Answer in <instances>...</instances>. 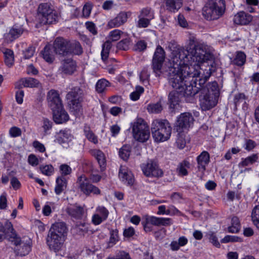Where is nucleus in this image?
<instances>
[{"instance_id":"obj_1","label":"nucleus","mask_w":259,"mask_h":259,"mask_svg":"<svg viewBox=\"0 0 259 259\" xmlns=\"http://www.w3.org/2000/svg\"><path fill=\"white\" fill-rule=\"evenodd\" d=\"M212 55L207 51V46L199 44L193 46L191 43L186 49L180 46L172 52L171 66L169 67L168 82L176 90H181L186 83L187 71L184 67L194 66L202 70L200 64L211 60Z\"/></svg>"},{"instance_id":"obj_2","label":"nucleus","mask_w":259,"mask_h":259,"mask_svg":"<svg viewBox=\"0 0 259 259\" xmlns=\"http://www.w3.org/2000/svg\"><path fill=\"white\" fill-rule=\"evenodd\" d=\"M207 67L208 69H205L206 74L203 77H199L201 72L198 69L192 66L184 67L183 70L187 71V75L185 76L186 83L181 90L186 102H192L194 96L197 93L200 94V90L204 87L212 72L210 67L208 66Z\"/></svg>"},{"instance_id":"obj_3","label":"nucleus","mask_w":259,"mask_h":259,"mask_svg":"<svg viewBox=\"0 0 259 259\" xmlns=\"http://www.w3.org/2000/svg\"><path fill=\"white\" fill-rule=\"evenodd\" d=\"M67 234V228L64 222H57L52 225L49 231L47 244L55 252L61 250Z\"/></svg>"},{"instance_id":"obj_4","label":"nucleus","mask_w":259,"mask_h":259,"mask_svg":"<svg viewBox=\"0 0 259 259\" xmlns=\"http://www.w3.org/2000/svg\"><path fill=\"white\" fill-rule=\"evenodd\" d=\"M220 96V88L216 81L206 83L200 90L199 101L203 111L209 110L215 107Z\"/></svg>"},{"instance_id":"obj_5","label":"nucleus","mask_w":259,"mask_h":259,"mask_svg":"<svg viewBox=\"0 0 259 259\" xmlns=\"http://www.w3.org/2000/svg\"><path fill=\"white\" fill-rule=\"evenodd\" d=\"M7 235L8 240L15 245V251L18 255L24 256L28 254L31 249L32 241L29 238L22 239L17 234L11 222L7 224Z\"/></svg>"},{"instance_id":"obj_6","label":"nucleus","mask_w":259,"mask_h":259,"mask_svg":"<svg viewBox=\"0 0 259 259\" xmlns=\"http://www.w3.org/2000/svg\"><path fill=\"white\" fill-rule=\"evenodd\" d=\"M151 132L156 142H164L169 139L171 127L166 119L154 120L151 124Z\"/></svg>"},{"instance_id":"obj_7","label":"nucleus","mask_w":259,"mask_h":259,"mask_svg":"<svg viewBox=\"0 0 259 259\" xmlns=\"http://www.w3.org/2000/svg\"><path fill=\"white\" fill-rule=\"evenodd\" d=\"M225 0H208L202 9V15L207 20L219 19L224 13Z\"/></svg>"},{"instance_id":"obj_8","label":"nucleus","mask_w":259,"mask_h":259,"mask_svg":"<svg viewBox=\"0 0 259 259\" xmlns=\"http://www.w3.org/2000/svg\"><path fill=\"white\" fill-rule=\"evenodd\" d=\"M37 11L39 22L41 25L53 24L58 21L59 15L50 3L40 4Z\"/></svg>"},{"instance_id":"obj_9","label":"nucleus","mask_w":259,"mask_h":259,"mask_svg":"<svg viewBox=\"0 0 259 259\" xmlns=\"http://www.w3.org/2000/svg\"><path fill=\"white\" fill-rule=\"evenodd\" d=\"M85 86L81 88L75 87L70 91L66 96L67 99L70 100V109L75 112L79 111L81 105L80 98L85 91Z\"/></svg>"},{"instance_id":"obj_10","label":"nucleus","mask_w":259,"mask_h":259,"mask_svg":"<svg viewBox=\"0 0 259 259\" xmlns=\"http://www.w3.org/2000/svg\"><path fill=\"white\" fill-rule=\"evenodd\" d=\"M132 133L135 140L144 143L146 141V122L142 118H137L131 123Z\"/></svg>"},{"instance_id":"obj_11","label":"nucleus","mask_w":259,"mask_h":259,"mask_svg":"<svg viewBox=\"0 0 259 259\" xmlns=\"http://www.w3.org/2000/svg\"><path fill=\"white\" fill-rule=\"evenodd\" d=\"M194 120V117L191 113H181L177 118L175 129L178 133H184L193 125Z\"/></svg>"},{"instance_id":"obj_12","label":"nucleus","mask_w":259,"mask_h":259,"mask_svg":"<svg viewBox=\"0 0 259 259\" xmlns=\"http://www.w3.org/2000/svg\"><path fill=\"white\" fill-rule=\"evenodd\" d=\"M77 183L80 191L87 195H90L91 193L94 194H100V189L92 184L89 180L84 175H81L78 178Z\"/></svg>"},{"instance_id":"obj_13","label":"nucleus","mask_w":259,"mask_h":259,"mask_svg":"<svg viewBox=\"0 0 259 259\" xmlns=\"http://www.w3.org/2000/svg\"><path fill=\"white\" fill-rule=\"evenodd\" d=\"M131 15V11H120L114 18L108 21L107 26L109 28L119 27L127 21Z\"/></svg>"},{"instance_id":"obj_14","label":"nucleus","mask_w":259,"mask_h":259,"mask_svg":"<svg viewBox=\"0 0 259 259\" xmlns=\"http://www.w3.org/2000/svg\"><path fill=\"white\" fill-rule=\"evenodd\" d=\"M60 64L59 70L64 74L72 75L77 70V63L72 58L62 59Z\"/></svg>"},{"instance_id":"obj_15","label":"nucleus","mask_w":259,"mask_h":259,"mask_svg":"<svg viewBox=\"0 0 259 259\" xmlns=\"http://www.w3.org/2000/svg\"><path fill=\"white\" fill-rule=\"evenodd\" d=\"M163 175V170L159 167L156 159H148L147 162V177L158 178Z\"/></svg>"},{"instance_id":"obj_16","label":"nucleus","mask_w":259,"mask_h":259,"mask_svg":"<svg viewBox=\"0 0 259 259\" xmlns=\"http://www.w3.org/2000/svg\"><path fill=\"white\" fill-rule=\"evenodd\" d=\"M69 41L63 37H57L53 43V48L56 54L61 56L68 55Z\"/></svg>"},{"instance_id":"obj_17","label":"nucleus","mask_w":259,"mask_h":259,"mask_svg":"<svg viewBox=\"0 0 259 259\" xmlns=\"http://www.w3.org/2000/svg\"><path fill=\"white\" fill-rule=\"evenodd\" d=\"M165 59V52L161 47L158 46L153 58V68L155 72H159Z\"/></svg>"},{"instance_id":"obj_18","label":"nucleus","mask_w":259,"mask_h":259,"mask_svg":"<svg viewBox=\"0 0 259 259\" xmlns=\"http://www.w3.org/2000/svg\"><path fill=\"white\" fill-rule=\"evenodd\" d=\"M108 210L104 206H98L95 214L92 216V222L95 225H99L106 221L108 217Z\"/></svg>"},{"instance_id":"obj_19","label":"nucleus","mask_w":259,"mask_h":259,"mask_svg":"<svg viewBox=\"0 0 259 259\" xmlns=\"http://www.w3.org/2000/svg\"><path fill=\"white\" fill-rule=\"evenodd\" d=\"M48 105L52 110L60 109L63 104L58 92L55 90H50L47 95Z\"/></svg>"},{"instance_id":"obj_20","label":"nucleus","mask_w":259,"mask_h":259,"mask_svg":"<svg viewBox=\"0 0 259 259\" xmlns=\"http://www.w3.org/2000/svg\"><path fill=\"white\" fill-rule=\"evenodd\" d=\"M72 136L70 131L67 129L60 130L55 136V142L62 145L63 146L67 145L72 140Z\"/></svg>"},{"instance_id":"obj_21","label":"nucleus","mask_w":259,"mask_h":259,"mask_svg":"<svg viewBox=\"0 0 259 259\" xmlns=\"http://www.w3.org/2000/svg\"><path fill=\"white\" fill-rule=\"evenodd\" d=\"M120 180L128 185H132L134 182L133 175L125 166H121L119 171Z\"/></svg>"},{"instance_id":"obj_22","label":"nucleus","mask_w":259,"mask_h":259,"mask_svg":"<svg viewBox=\"0 0 259 259\" xmlns=\"http://www.w3.org/2000/svg\"><path fill=\"white\" fill-rule=\"evenodd\" d=\"M83 211V207L77 204H70L66 209V212L67 214L75 219H81Z\"/></svg>"},{"instance_id":"obj_23","label":"nucleus","mask_w":259,"mask_h":259,"mask_svg":"<svg viewBox=\"0 0 259 259\" xmlns=\"http://www.w3.org/2000/svg\"><path fill=\"white\" fill-rule=\"evenodd\" d=\"M53 112V119L55 122L61 124L69 120V115L63 107L60 109H56L52 110Z\"/></svg>"},{"instance_id":"obj_24","label":"nucleus","mask_w":259,"mask_h":259,"mask_svg":"<svg viewBox=\"0 0 259 259\" xmlns=\"http://www.w3.org/2000/svg\"><path fill=\"white\" fill-rule=\"evenodd\" d=\"M252 19V16L244 12L237 13L234 17V22L238 25H245L248 24Z\"/></svg>"},{"instance_id":"obj_25","label":"nucleus","mask_w":259,"mask_h":259,"mask_svg":"<svg viewBox=\"0 0 259 259\" xmlns=\"http://www.w3.org/2000/svg\"><path fill=\"white\" fill-rule=\"evenodd\" d=\"M39 81L33 78L28 77L21 78L16 82L15 87L18 89H21L23 87L35 88L38 86Z\"/></svg>"},{"instance_id":"obj_26","label":"nucleus","mask_w":259,"mask_h":259,"mask_svg":"<svg viewBox=\"0 0 259 259\" xmlns=\"http://www.w3.org/2000/svg\"><path fill=\"white\" fill-rule=\"evenodd\" d=\"M209 154L206 151H202L201 154L197 157V162L198 164V169L200 171H204L206 169V166L209 162Z\"/></svg>"},{"instance_id":"obj_27","label":"nucleus","mask_w":259,"mask_h":259,"mask_svg":"<svg viewBox=\"0 0 259 259\" xmlns=\"http://www.w3.org/2000/svg\"><path fill=\"white\" fill-rule=\"evenodd\" d=\"M183 97L181 90H176L170 92L168 95V101L170 107L175 108L176 106L179 104L180 99Z\"/></svg>"},{"instance_id":"obj_28","label":"nucleus","mask_w":259,"mask_h":259,"mask_svg":"<svg viewBox=\"0 0 259 259\" xmlns=\"http://www.w3.org/2000/svg\"><path fill=\"white\" fill-rule=\"evenodd\" d=\"M166 9L170 12L175 13L182 7V0H164Z\"/></svg>"},{"instance_id":"obj_29","label":"nucleus","mask_w":259,"mask_h":259,"mask_svg":"<svg viewBox=\"0 0 259 259\" xmlns=\"http://www.w3.org/2000/svg\"><path fill=\"white\" fill-rule=\"evenodd\" d=\"M43 59L49 63H52L55 59V55L50 45H46L41 52Z\"/></svg>"},{"instance_id":"obj_30","label":"nucleus","mask_w":259,"mask_h":259,"mask_svg":"<svg viewBox=\"0 0 259 259\" xmlns=\"http://www.w3.org/2000/svg\"><path fill=\"white\" fill-rule=\"evenodd\" d=\"M67 179L66 178L58 176L56 179L55 192L57 195H60L67 187Z\"/></svg>"},{"instance_id":"obj_31","label":"nucleus","mask_w":259,"mask_h":259,"mask_svg":"<svg viewBox=\"0 0 259 259\" xmlns=\"http://www.w3.org/2000/svg\"><path fill=\"white\" fill-rule=\"evenodd\" d=\"M83 130L85 137L90 142L95 144L98 143V137L91 130L90 125L85 124Z\"/></svg>"},{"instance_id":"obj_32","label":"nucleus","mask_w":259,"mask_h":259,"mask_svg":"<svg viewBox=\"0 0 259 259\" xmlns=\"http://www.w3.org/2000/svg\"><path fill=\"white\" fill-rule=\"evenodd\" d=\"M83 52L82 48L78 41H69L68 54L75 55H81Z\"/></svg>"},{"instance_id":"obj_33","label":"nucleus","mask_w":259,"mask_h":259,"mask_svg":"<svg viewBox=\"0 0 259 259\" xmlns=\"http://www.w3.org/2000/svg\"><path fill=\"white\" fill-rule=\"evenodd\" d=\"M93 154L98 162L102 170L104 169L106 165V160L105 154L100 150H94Z\"/></svg>"},{"instance_id":"obj_34","label":"nucleus","mask_w":259,"mask_h":259,"mask_svg":"<svg viewBox=\"0 0 259 259\" xmlns=\"http://www.w3.org/2000/svg\"><path fill=\"white\" fill-rule=\"evenodd\" d=\"M41 173L46 176L50 177L55 173L54 166L50 164H41L39 167Z\"/></svg>"},{"instance_id":"obj_35","label":"nucleus","mask_w":259,"mask_h":259,"mask_svg":"<svg viewBox=\"0 0 259 259\" xmlns=\"http://www.w3.org/2000/svg\"><path fill=\"white\" fill-rule=\"evenodd\" d=\"M23 32L24 29L22 26L15 25L10 29L9 34L13 40L18 38Z\"/></svg>"},{"instance_id":"obj_36","label":"nucleus","mask_w":259,"mask_h":259,"mask_svg":"<svg viewBox=\"0 0 259 259\" xmlns=\"http://www.w3.org/2000/svg\"><path fill=\"white\" fill-rule=\"evenodd\" d=\"M240 229V224L237 217H233L231 221V226L228 228V232L232 233H238Z\"/></svg>"},{"instance_id":"obj_37","label":"nucleus","mask_w":259,"mask_h":259,"mask_svg":"<svg viewBox=\"0 0 259 259\" xmlns=\"http://www.w3.org/2000/svg\"><path fill=\"white\" fill-rule=\"evenodd\" d=\"M131 152V147L129 145H123L119 151V155L121 158L126 161L128 159Z\"/></svg>"},{"instance_id":"obj_38","label":"nucleus","mask_w":259,"mask_h":259,"mask_svg":"<svg viewBox=\"0 0 259 259\" xmlns=\"http://www.w3.org/2000/svg\"><path fill=\"white\" fill-rule=\"evenodd\" d=\"M245 54L242 52H238L232 62L233 64L241 66L245 63Z\"/></svg>"},{"instance_id":"obj_39","label":"nucleus","mask_w":259,"mask_h":259,"mask_svg":"<svg viewBox=\"0 0 259 259\" xmlns=\"http://www.w3.org/2000/svg\"><path fill=\"white\" fill-rule=\"evenodd\" d=\"M190 163L188 161L184 160L180 163L177 167V171L179 175L186 176L188 175L187 168H189Z\"/></svg>"},{"instance_id":"obj_40","label":"nucleus","mask_w":259,"mask_h":259,"mask_svg":"<svg viewBox=\"0 0 259 259\" xmlns=\"http://www.w3.org/2000/svg\"><path fill=\"white\" fill-rule=\"evenodd\" d=\"M110 85L109 82L105 79L99 80L96 85V91L99 93H102Z\"/></svg>"},{"instance_id":"obj_41","label":"nucleus","mask_w":259,"mask_h":259,"mask_svg":"<svg viewBox=\"0 0 259 259\" xmlns=\"http://www.w3.org/2000/svg\"><path fill=\"white\" fill-rule=\"evenodd\" d=\"M111 48V44L110 41H106L102 46V50L101 52L102 59L105 62L108 58L109 51Z\"/></svg>"},{"instance_id":"obj_42","label":"nucleus","mask_w":259,"mask_h":259,"mask_svg":"<svg viewBox=\"0 0 259 259\" xmlns=\"http://www.w3.org/2000/svg\"><path fill=\"white\" fill-rule=\"evenodd\" d=\"M258 159V156L256 154H253L251 155L242 159L240 164L242 166H246L250 164H252Z\"/></svg>"},{"instance_id":"obj_43","label":"nucleus","mask_w":259,"mask_h":259,"mask_svg":"<svg viewBox=\"0 0 259 259\" xmlns=\"http://www.w3.org/2000/svg\"><path fill=\"white\" fill-rule=\"evenodd\" d=\"M4 56L5 61L7 65L12 66L14 63L13 52L10 49H7L4 52Z\"/></svg>"},{"instance_id":"obj_44","label":"nucleus","mask_w":259,"mask_h":259,"mask_svg":"<svg viewBox=\"0 0 259 259\" xmlns=\"http://www.w3.org/2000/svg\"><path fill=\"white\" fill-rule=\"evenodd\" d=\"M119 240L118 232L116 230H113L110 233V237L107 243L108 247H112Z\"/></svg>"},{"instance_id":"obj_45","label":"nucleus","mask_w":259,"mask_h":259,"mask_svg":"<svg viewBox=\"0 0 259 259\" xmlns=\"http://www.w3.org/2000/svg\"><path fill=\"white\" fill-rule=\"evenodd\" d=\"M59 171L61 174L59 177L66 178V177L71 174L72 168L66 164H62L59 166Z\"/></svg>"},{"instance_id":"obj_46","label":"nucleus","mask_w":259,"mask_h":259,"mask_svg":"<svg viewBox=\"0 0 259 259\" xmlns=\"http://www.w3.org/2000/svg\"><path fill=\"white\" fill-rule=\"evenodd\" d=\"M251 218L254 225L259 229V205L255 206L253 209Z\"/></svg>"},{"instance_id":"obj_47","label":"nucleus","mask_w":259,"mask_h":259,"mask_svg":"<svg viewBox=\"0 0 259 259\" xmlns=\"http://www.w3.org/2000/svg\"><path fill=\"white\" fill-rule=\"evenodd\" d=\"M144 92V88L140 86L136 87L135 91L131 93L130 95V99L134 101L138 100L141 95L143 94Z\"/></svg>"},{"instance_id":"obj_48","label":"nucleus","mask_w":259,"mask_h":259,"mask_svg":"<svg viewBox=\"0 0 259 259\" xmlns=\"http://www.w3.org/2000/svg\"><path fill=\"white\" fill-rule=\"evenodd\" d=\"M148 112L151 113H159L162 110V107L160 103L149 104L147 107Z\"/></svg>"},{"instance_id":"obj_49","label":"nucleus","mask_w":259,"mask_h":259,"mask_svg":"<svg viewBox=\"0 0 259 259\" xmlns=\"http://www.w3.org/2000/svg\"><path fill=\"white\" fill-rule=\"evenodd\" d=\"M242 239L239 237L233 235H227L221 240V242L223 243L236 242H242Z\"/></svg>"},{"instance_id":"obj_50","label":"nucleus","mask_w":259,"mask_h":259,"mask_svg":"<svg viewBox=\"0 0 259 259\" xmlns=\"http://www.w3.org/2000/svg\"><path fill=\"white\" fill-rule=\"evenodd\" d=\"M107 259H132L129 253L123 251H119L114 256L109 257Z\"/></svg>"},{"instance_id":"obj_51","label":"nucleus","mask_w":259,"mask_h":259,"mask_svg":"<svg viewBox=\"0 0 259 259\" xmlns=\"http://www.w3.org/2000/svg\"><path fill=\"white\" fill-rule=\"evenodd\" d=\"M123 33V31L120 30L114 29L110 32V38L112 41H117L120 38L121 36Z\"/></svg>"},{"instance_id":"obj_52","label":"nucleus","mask_w":259,"mask_h":259,"mask_svg":"<svg viewBox=\"0 0 259 259\" xmlns=\"http://www.w3.org/2000/svg\"><path fill=\"white\" fill-rule=\"evenodd\" d=\"M131 41L129 38H125L118 42L117 47L119 50L126 51L128 49Z\"/></svg>"},{"instance_id":"obj_53","label":"nucleus","mask_w":259,"mask_h":259,"mask_svg":"<svg viewBox=\"0 0 259 259\" xmlns=\"http://www.w3.org/2000/svg\"><path fill=\"white\" fill-rule=\"evenodd\" d=\"M185 135L183 133H178V137L176 141L178 147L180 149H183L186 145Z\"/></svg>"},{"instance_id":"obj_54","label":"nucleus","mask_w":259,"mask_h":259,"mask_svg":"<svg viewBox=\"0 0 259 259\" xmlns=\"http://www.w3.org/2000/svg\"><path fill=\"white\" fill-rule=\"evenodd\" d=\"M85 26L88 30L93 35H96L97 34V28L94 23L92 21H87L85 23Z\"/></svg>"},{"instance_id":"obj_55","label":"nucleus","mask_w":259,"mask_h":259,"mask_svg":"<svg viewBox=\"0 0 259 259\" xmlns=\"http://www.w3.org/2000/svg\"><path fill=\"white\" fill-rule=\"evenodd\" d=\"M246 97L243 93H239L235 95L234 102L236 106L242 103H245Z\"/></svg>"},{"instance_id":"obj_56","label":"nucleus","mask_w":259,"mask_h":259,"mask_svg":"<svg viewBox=\"0 0 259 259\" xmlns=\"http://www.w3.org/2000/svg\"><path fill=\"white\" fill-rule=\"evenodd\" d=\"M209 241L215 246L219 247L220 244L218 240V238L215 234L213 232H209L207 235Z\"/></svg>"},{"instance_id":"obj_57","label":"nucleus","mask_w":259,"mask_h":259,"mask_svg":"<svg viewBox=\"0 0 259 259\" xmlns=\"http://www.w3.org/2000/svg\"><path fill=\"white\" fill-rule=\"evenodd\" d=\"M255 142L250 139H245L244 147V149L247 151L252 150L255 147Z\"/></svg>"},{"instance_id":"obj_58","label":"nucleus","mask_w":259,"mask_h":259,"mask_svg":"<svg viewBox=\"0 0 259 259\" xmlns=\"http://www.w3.org/2000/svg\"><path fill=\"white\" fill-rule=\"evenodd\" d=\"M32 146L36 151L40 153H44L46 151V148L44 145L37 140L34 141L32 143Z\"/></svg>"},{"instance_id":"obj_59","label":"nucleus","mask_w":259,"mask_h":259,"mask_svg":"<svg viewBox=\"0 0 259 259\" xmlns=\"http://www.w3.org/2000/svg\"><path fill=\"white\" fill-rule=\"evenodd\" d=\"M27 161L32 166H36L39 164V160L34 154H31L28 156Z\"/></svg>"},{"instance_id":"obj_60","label":"nucleus","mask_w":259,"mask_h":259,"mask_svg":"<svg viewBox=\"0 0 259 259\" xmlns=\"http://www.w3.org/2000/svg\"><path fill=\"white\" fill-rule=\"evenodd\" d=\"M92 9V7L91 4H85L82 9V16L84 18H88L90 15Z\"/></svg>"},{"instance_id":"obj_61","label":"nucleus","mask_w":259,"mask_h":259,"mask_svg":"<svg viewBox=\"0 0 259 259\" xmlns=\"http://www.w3.org/2000/svg\"><path fill=\"white\" fill-rule=\"evenodd\" d=\"M35 52V48L33 46L29 47L23 52L24 57L25 59H28L32 57Z\"/></svg>"},{"instance_id":"obj_62","label":"nucleus","mask_w":259,"mask_h":259,"mask_svg":"<svg viewBox=\"0 0 259 259\" xmlns=\"http://www.w3.org/2000/svg\"><path fill=\"white\" fill-rule=\"evenodd\" d=\"M121 128L120 126L117 124L112 125L110 127V131L111 133V136L113 137H116L119 133Z\"/></svg>"},{"instance_id":"obj_63","label":"nucleus","mask_w":259,"mask_h":259,"mask_svg":"<svg viewBox=\"0 0 259 259\" xmlns=\"http://www.w3.org/2000/svg\"><path fill=\"white\" fill-rule=\"evenodd\" d=\"M122 111V108L118 106L112 107L109 110V112L114 116H119Z\"/></svg>"},{"instance_id":"obj_64","label":"nucleus","mask_w":259,"mask_h":259,"mask_svg":"<svg viewBox=\"0 0 259 259\" xmlns=\"http://www.w3.org/2000/svg\"><path fill=\"white\" fill-rule=\"evenodd\" d=\"M146 49V43L145 40H139L135 46V50L138 51H144Z\"/></svg>"}]
</instances>
